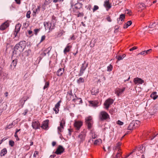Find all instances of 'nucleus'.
Wrapping results in <instances>:
<instances>
[{"instance_id": "nucleus-41", "label": "nucleus", "mask_w": 158, "mask_h": 158, "mask_svg": "<svg viewBox=\"0 0 158 158\" xmlns=\"http://www.w3.org/2000/svg\"><path fill=\"white\" fill-rule=\"evenodd\" d=\"M14 144V141L10 140L9 141V144L10 145L11 147H13Z\"/></svg>"}, {"instance_id": "nucleus-21", "label": "nucleus", "mask_w": 158, "mask_h": 158, "mask_svg": "<svg viewBox=\"0 0 158 158\" xmlns=\"http://www.w3.org/2000/svg\"><path fill=\"white\" fill-rule=\"evenodd\" d=\"M89 102L90 104L92 106L96 107L98 106V102L96 101H90Z\"/></svg>"}, {"instance_id": "nucleus-37", "label": "nucleus", "mask_w": 158, "mask_h": 158, "mask_svg": "<svg viewBox=\"0 0 158 158\" xmlns=\"http://www.w3.org/2000/svg\"><path fill=\"white\" fill-rule=\"evenodd\" d=\"M101 142L102 140L100 139H98L95 141L94 142V144L95 145H97L98 144V143Z\"/></svg>"}, {"instance_id": "nucleus-60", "label": "nucleus", "mask_w": 158, "mask_h": 158, "mask_svg": "<svg viewBox=\"0 0 158 158\" xmlns=\"http://www.w3.org/2000/svg\"><path fill=\"white\" fill-rule=\"evenodd\" d=\"M56 143L55 141H53L52 143V145L53 146H54L56 144Z\"/></svg>"}, {"instance_id": "nucleus-1", "label": "nucleus", "mask_w": 158, "mask_h": 158, "mask_svg": "<svg viewBox=\"0 0 158 158\" xmlns=\"http://www.w3.org/2000/svg\"><path fill=\"white\" fill-rule=\"evenodd\" d=\"M25 48L24 44L23 42H20L19 44L15 45L14 47V52H21L23 51Z\"/></svg>"}, {"instance_id": "nucleus-53", "label": "nucleus", "mask_w": 158, "mask_h": 158, "mask_svg": "<svg viewBox=\"0 0 158 158\" xmlns=\"http://www.w3.org/2000/svg\"><path fill=\"white\" fill-rule=\"evenodd\" d=\"M133 122H134V123L135 125H137L138 124H139L140 123L139 121L138 120H135V121H133Z\"/></svg>"}, {"instance_id": "nucleus-25", "label": "nucleus", "mask_w": 158, "mask_h": 158, "mask_svg": "<svg viewBox=\"0 0 158 158\" xmlns=\"http://www.w3.org/2000/svg\"><path fill=\"white\" fill-rule=\"evenodd\" d=\"M44 25L46 29H49V30H52V28H51V26L49 25V23L46 22H44Z\"/></svg>"}, {"instance_id": "nucleus-44", "label": "nucleus", "mask_w": 158, "mask_h": 158, "mask_svg": "<svg viewBox=\"0 0 158 158\" xmlns=\"http://www.w3.org/2000/svg\"><path fill=\"white\" fill-rule=\"evenodd\" d=\"M49 3L47 1V0H45L44 4L43 5V7L44 8L45 6L48 4Z\"/></svg>"}, {"instance_id": "nucleus-35", "label": "nucleus", "mask_w": 158, "mask_h": 158, "mask_svg": "<svg viewBox=\"0 0 158 158\" xmlns=\"http://www.w3.org/2000/svg\"><path fill=\"white\" fill-rule=\"evenodd\" d=\"M155 22H154L153 23H152V24H150L149 26H148V27L149 28H153L154 27H155L156 26V25H155Z\"/></svg>"}, {"instance_id": "nucleus-59", "label": "nucleus", "mask_w": 158, "mask_h": 158, "mask_svg": "<svg viewBox=\"0 0 158 158\" xmlns=\"http://www.w3.org/2000/svg\"><path fill=\"white\" fill-rule=\"evenodd\" d=\"M145 53H145V51H143V52H142L139 53L138 55H139V54H140V55H143Z\"/></svg>"}, {"instance_id": "nucleus-12", "label": "nucleus", "mask_w": 158, "mask_h": 158, "mask_svg": "<svg viewBox=\"0 0 158 158\" xmlns=\"http://www.w3.org/2000/svg\"><path fill=\"white\" fill-rule=\"evenodd\" d=\"M125 89V88L123 87L122 89H118L115 90V93L118 96L120 95L124 91Z\"/></svg>"}, {"instance_id": "nucleus-62", "label": "nucleus", "mask_w": 158, "mask_h": 158, "mask_svg": "<svg viewBox=\"0 0 158 158\" xmlns=\"http://www.w3.org/2000/svg\"><path fill=\"white\" fill-rule=\"evenodd\" d=\"M140 5L143 7H145V5L143 3H142L140 4Z\"/></svg>"}, {"instance_id": "nucleus-24", "label": "nucleus", "mask_w": 158, "mask_h": 158, "mask_svg": "<svg viewBox=\"0 0 158 158\" xmlns=\"http://www.w3.org/2000/svg\"><path fill=\"white\" fill-rule=\"evenodd\" d=\"M71 47L72 46H71L67 45L64 50L63 52L65 54L67 52H69L70 51V49L71 48Z\"/></svg>"}, {"instance_id": "nucleus-55", "label": "nucleus", "mask_w": 158, "mask_h": 158, "mask_svg": "<svg viewBox=\"0 0 158 158\" xmlns=\"http://www.w3.org/2000/svg\"><path fill=\"white\" fill-rule=\"evenodd\" d=\"M38 153H39V152L38 151H35V152L34 153V155H33L35 157H36V155H38Z\"/></svg>"}, {"instance_id": "nucleus-19", "label": "nucleus", "mask_w": 158, "mask_h": 158, "mask_svg": "<svg viewBox=\"0 0 158 158\" xmlns=\"http://www.w3.org/2000/svg\"><path fill=\"white\" fill-rule=\"evenodd\" d=\"M104 6L106 8L107 10H108V9H110L111 7V6L110 4L109 1L108 0H106L104 2Z\"/></svg>"}, {"instance_id": "nucleus-61", "label": "nucleus", "mask_w": 158, "mask_h": 158, "mask_svg": "<svg viewBox=\"0 0 158 158\" xmlns=\"http://www.w3.org/2000/svg\"><path fill=\"white\" fill-rule=\"evenodd\" d=\"M56 156V155L53 154V155H51L50 156V157L51 158H53L55 157Z\"/></svg>"}, {"instance_id": "nucleus-32", "label": "nucleus", "mask_w": 158, "mask_h": 158, "mask_svg": "<svg viewBox=\"0 0 158 158\" xmlns=\"http://www.w3.org/2000/svg\"><path fill=\"white\" fill-rule=\"evenodd\" d=\"M99 92V90L98 89H97L95 90L94 89H92L91 91V94L93 95H95L97 94Z\"/></svg>"}, {"instance_id": "nucleus-33", "label": "nucleus", "mask_w": 158, "mask_h": 158, "mask_svg": "<svg viewBox=\"0 0 158 158\" xmlns=\"http://www.w3.org/2000/svg\"><path fill=\"white\" fill-rule=\"evenodd\" d=\"M84 82V79L82 77H80L78 80L77 81V82L78 84H80L81 83H83Z\"/></svg>"}, {"instance_id": "nucleus-13", "label": "nucleus", "mask_w": 158, "mask_h": 158, "mask_svg": "<svg viewBox=\"0 0 158 158\" xmlns=\"http://www.w3.org/2000/svg\"><path fill=\"white\" fill-rule=\"evenodd\" d=\"M65 123V122L64 120H62L60 123V126L58 127V131L60 132H61L62 129L64 128V125Z\"/></svg>"}, {"instance_id": "nucleus-5", "label": "nucleus", "mask_w": 158, "mask_h": 158, "mask_svg": "<svg viewBox=\"0 0 158 158\" xmlns=\"http://www.w3.org/2000/svg\"><path fill=\"white\" fill-rule=\"evenodd\" d=\"M114 102V100L111 98L108 99L106 100L105 103H104V105L106 106V109H108L109 106L112 104Z\"/></svg>"}, {"instance_id": "nucleus-18", "label": "nucleus", "mask_w": 158, "mask_h": 158, "mask_svg": "<svg viewBox=\"0 0 158 158\" xmlns=\"http://www.w3.org/2000/svg\"><path fill=\"white\" fill-rule=\"evenodd\" d=\"M125 18V15L124 14H121L119 18H118L117 19V20L118 23L119 24H122V22L123 20Z\"/></svg>"}, {"instance_id": "nucleus-51", "label": "nucleus", "mask_w": 158, "mask_h": 158, "mask_svg": "<svg viewBox=\"0 0 158 158\" xmlns=\"http://www.w3.org/2000/svg\"><path fill=\"white\" fill-rule=\"evenodd\" d=\"M137 48L136 47L134 46L132 48H131V49H130L129 50L130 51H132L135 49H137Z\"/></svg>"}, {"instance_id": "nucleus-3", "label": "nucleus", "mask_w": 158, "mask_h": 158, "mask_svg": "<svg viewBox=\"0 0 158 158\" xmlns=\"http://www.w3.org/2000/svg\"><path fill=\"white\" fill-rule=\"evenodd\" d=\"M85 122L88 127V128L89 129H90L93 123L92 118L90 116H89L86 118L85 119Z\"/></svg>"}, {"instance_id": "nucleus-16", "label": "nucleus", "mask_w": 158, "mask_h": 158, "mask_svg": "<svg viewBox=\"0 0 158 158\" xmlns=\"http://www.w3.org/2000/svg\"><path fill=\"white\" fill-rule=\"evenodd\" d=\"M9 26V24L8 23L6 22L4 23H3L1 26H0V30H4L6 28L8 27Z\"/></svg>"}, {"instance_id": "nucleus-30", "label": "nucleus", "mask_w": 158, "mask_h": 158, "mask_svg": "<svg viewBox=\"0 0 158 158\" xmlns=\"http://www.w3.org/2000/svg\"><path fill=\"white\" fill-rule=\"evenodd\" d=\"M31 53V50H28L25 51L23 53V55L27 56H28Z\"/></svg>"}, {"instance_id": "nucleus-20", "label": "nucleus", "mask_w": 158, "mask_h": 158, "mask_svg": "<svg viewBox=\"0 0 158 158\" xmlns=\"http://www.w3.org/2000/svg\"><path fill=\"white\" fill-rule=\"evenodd\" d=\"M64 72V69L63 68H60L57 71V75L58 76H61L63 74Z\"/></svg>"}, {"instance_id": "nucleus-26", "label": "nucleus", "mask_w": 158, "mask_h": 158, "mask_svg": "<svg viewBox=\"0 0 158 158\" xmlns=\"http://www.w3.org/2000/svg\"><path fill=\"white\" fill-rule=\"evenodd\" d=\"M156 92H154L152 93L151 95V97L154 100L156 99L158 97V96L156 95Z\"/></svg>"}, {"instance_id": "nucleus-47", "label": "nucleus", "mask_w": 158, "mask_h": 158, "mask_svg": "<svg viewBox=\"0 0 158 158\" xmlns=\"http://www.w3.org/2000/svg\"><path fill=\"white\" fill-rule=\"evenodd\" d=\"M40 31V29H35L34 30L35 34L36 35H37L38 32Z\"/></svg>"}, {"instance_id": "nucleus-23", "label": "nucleus", "mask_w": 158, "mask_h": 158, "mask_svg": "<svg viewBox=\"0 0 158 158\" xmlns=\"http://www.w3.org/2000/svg\"><path fill=\"white\" fill-rule=\"evenodd\" d=\"M21 25L20 23L17 24L15 26V32H16V35L19 31Z\"/></svg>"}, {"instance_id": "nucleus-27", "label": "nucleus", "mask_w": 158, "mask_h": 158, "mask_svg": "<svg viewBox=\"0 0 158 158\" xmlns=\"http://www.w3.org/2000/svg\"><path fill=\"white\" fill-rule=\"evenodd\" d=\"M17 63V61L16 60H13L10 64L11 68H13V69L14 68L16 65Z\"/></svg>"}, {"instance_id": "nucleus-52", "label": "nucleus", "mask_w": 158, "mask_h": 158, "mask_svg": "<svg viewBox=\"0 0 158 158\" xmlns=\"http://www.w3.org/2000/svg\"><path fill=\"white\" fill-rule=\"evenodd\" d=\"M40 9L39 7H38L35 10H33V12L35 13H36V12L38 11H40Z\"/></svg>"}, {"instance_id": "nucleus-22", "label": "nucleus", "mask_w": 158, "mask_h": 158, "mask_svg": "<svg viewBox=\"0 0 158 158\" xmlns=\"http://www.w3.org/2000/svg\"><path fill=\"white\" fill-rule=\"evenodd\" d=\"M135 126V124L134 122L132 121L128 126L127 129L129 130H132Z\"/></svg>"}, {"instance_id": "nucleus-4", "label": "nucleus", "mask_w": 158, "mask_h": 158, "mask_svg": "<svg viewBox=\"0 0 158 158\" xmlns=\"http://www.w3.org/2000/svg\"><path fill=\"white\" fill-rule=\"evenodd\" d=\"M85 63L86 62L84 61V63L82 64L80 72L79 74V76H81L83 74L85 70L88 66V64H85Z\"/></svg>"}, {"instance_id": "nucleus-8", "label": "nucleus", "mask_w": 158, "mask_h": 158, "mask_svg": "<svg viewBox=\"0 0 158 158\" xmlns=\"http://www.w3.org/2000/svg\"><path fill=\"white\" fill-rule=\"evenodd\" d=\"M64 150V148L61 145H59L55 152V153L57 155L60 154L63 152Z\"/></svg>"}, {"instance_id": "nucleus-36", "label": "nucleus", "mask_w": 158, "mask_h": 158, "mask_svg": "<svg viewBox=\"0 0 158 158\" xmlns=\"http://www.w3.org/2000/svg\"><path fill=\"white\" fill-rule=\"evenodd\" d=\"M80 100L79 101L80 103H82V100L81 99V98H77L76 99H73V101L75 102H77L78 100H80Z\"/></svg>"}, {"instance_id": "nucleus-57", "label": "nucleus", "mask_w": 158, "mask_h": 158, "mask_svg": "<svg viewBox=\"0 0 158 158\" xmlns=\"http://www.w3.org/2000/svg\"><path fill=\"white\" fill-rule=\"evenodd\" d=\"M17 4H20L21 3L20 0H15Z\"/></svg>"}, {"instance_id": "nucleus-34", "label": "nucleus", "mask_w": 158, "mask_h": 158, "mask_svg": "<svg viewBox=\"0 0 158 158\" xmlns=\"http://www.w3.org/2000/svg\"><path fill=\"white\" fill-rule=\"evenodd\" d=\"M95 42H96V41H95V39H94V42H92V40L90 42V47H94V46L95 44Z\"/></svg>"}, {"instance_id": "nucleus-64", "label": "nucleus", "mask_w": 158, "mask_h": 158, "mask_svg": "<svg viewBox=\"0 0 158 158\" xmlns=\"http://www.w3.org/2000/svg\"><path fill=\"white\" fill-rule=\"evenodd\" d=\"M28 34L29 35H31V34L32 33V31L30 30H29L28 31Z\"/></svg>"}, {"instance_id": "nucleus-40", "label": "nucleus", "mask_w": 158, "mask_h": 158, "mask_svg": "<svg viewBox=\"0 0 158 158\" xmlns=\"http://www.w3.org/2000/svg\"><path fill=\"white\" fill-rule=\"evenodd\" d=\"M31 13V11L30 10L28 11L26 14V17L27 18H30V15Z\"/></svg>"}, {"instance_id": "nucleus-11", "label": "nucleus", "mask_w": 158, "mask_h": 158, "mask_svg": "<svg viewBox=\"0 0 158 158\" xmlns=\"http://www.w3.org/2000/svg\"><path fill=\"white\" fill-rule=\"evenodd\" d=\"M82 4L81 3H76L73 8L74 11H76L77 12H78V10L80 9L81 7Z\"/></svg>"}, {"instance_id": "nucleus-15", "label": "nucleus", "mask_w": 158, "mask_h": 158, "mask_svg": "<svg viewBox=\"0 0 158 158\" xmlns=\"http://www.w3.org/2000/svg\"><path fill=\"white\" fill-rule=\"evenodd\" d=\"M7 107L6 105L4 103H0V114L2 113L3 110L6 109Z\"/></svg>"}, {"instance_id": "nucleus-6", "label": "nucleus", "mask_w": 158, "mask_h": 158, "mask_svg": "<svg viewBox=\"0 0 158 158\" xmlns=\"http://www.w3.org/2000/svg\"><path fill=\"white\" fill-rule=\"evenodd\" d=\"M82 125V122L79 121H75L74 124V127L77 130H79Z\"/></svg>"}, {"instance_id": "nucleus-48", "label": "nucleus", "mask_w": 158, "mask_h": 158, "mask_svg": "<svg viewBox=\"0 0 158 158\" xmlns=\"http://www.w3.org/2000/svg\"><path fill=\"white\" fill-rule=\"evenodd\" d=\"M117 123L120 125H122L123 124V123L120 120H118L117 122Z\"/></svg>"}, {"instance_id": "nucleus-9", "label": "nucleus", "mask_w": 158, "mask_h": 158, "mask_svg": "<svg viewBox=\"0 0 158 158\" xmlns=\"http://www.w3.org/2000/svg\"><path fill=\"white\" fill-rule=\"evenodd\" d=\"M40 125V123L38 121H33L32 123V126L33 128L35 129L39 128Z\"/></svg>"}, {"instance_id": "nucleus-31", "label": "nucleus", "mask_w": 158, "mask_h": 158, "mask_svg": "<svg viewBox=\"0 0 158 158\" xmlns=\"http://www.w3.org/2000/svg\"><path fill=\"white\" fill-rule=\"evenodd\" d=\"M65 32L63 30H60L58 33L57 35V37H59L61 36Z\"/></svg>"}, {"instance_id": "nucleus-38", "label": "nucleus", "mask_w": 158, "mask_h": 158, "mask_svg": "<svg viewBox=\"0 0 158 158\" xmlns=\"http://www.w3.org/2000/svg\"><path fill=\"white\" fill-rule=\"evenodd\" d=\"M116 58L118 61L122 60L124 58V56H116Z\"/></svg>"}, {"instance_id": "nucleus-42", "label": "nucleus", "mask_w": 158, "mask_h": 158, "mask_svg": "<svg viewBox=\"0 0 158 158\" xmlns=\"http://www.w3.org/2000/svg\"><path fill=\"white\" fill-rule=\"evenodd\" d=\"M107 71H110L112 70V66L110 64L109 66H108L107 67Z\"/></svg>"}, {"instance_id": "nucleus-28", "label": "nucleus", "mask_w": 158, "mask_h": 158, "mask_svg": "<svg viewBox=\"0 0 158 158\" xmlns=\"http://www.w3.org/2000/svg\"><path fill=\"white\" fill-rule=\"evenodd\" d=\"M6 153L7 150L6 148H4L1 150L0 153V155L1 156H4Z\"/></svg>"}, {"instance_id": "nucleus-43", "label": "nucleus", "mask_w": 158, "mask_h": 158, "mask_svg": "<svg viewBox=\"0 0 158 158\" xmlns=\"http://www.w3.org/2000/svg\"><path fill=\"white\" fill-rule=\"evenodd\" d=\"M14 126V124L12 123L10 124L9 125L7 126L6 128L10 129L13 126Z\"/></svg>"}, {"instance_id": "nucleus-2", "label": "nucleus", "mask_w": 158, "mask_h": 158, "mask_svg": "<svg viewBox=\"0 0 158 158\" xmlns=\"http://www.w3.org/2000/svg\"><path fill=\"white\" fill-rule=\"evenodd\" d=\"M109 117V114L105 111H102L100 113L99 118L101 120H106Z\"/></svg>"}, {"instance_id": "nucleus-17", "label": "nucleus", "mask_w": 158, "mask_h": 158, "mask_svg": "<svg viewBox=\"0 0 158 158\" xmlns=\"http://www.w3.org/2000/svg\"><path fill=\"white\" fill-rule=\"evenodd\" d=\"M49 121L47 120L44 122L43 125L41 126V127L43 129L46 130L48 127V123Z\"/></svg>"}, {"instance_id": "nucleus-7", "label": "nucleus", "mask_w": 158, "mask_h": 158, "mask_svg": "<svg viewBox=\"0 0 158 158\" xmlns=\"http://www.w3.org/2000/svg\"><path fill=\"white\" fill-rule=\"evenodd\" d=\"M85 134L84 132H81L78 137V140L80 142H82L85 139Z\"/></svg>"}, {"instance_id": "nucleus-58", "label": "nucleus", "mask_w": 158, "mask_h": 158, "mask_svg": "<svg viewBox=\"0 0 158 158\" xmlns=\"http://www.w3.org/2000/svg\"><path fill=\"white\" fill-rule=\"evenodd\" d=\"M106 20L108 21V22H111V20L110 19V18L109 17H108L106 18Z\"/></svg>"}, {"instance_id": "nucleus-29", "label": "nucleus", "mask_w": 158, "mask_h": 158, "mask_svg": "<svg viewBox=\"0 0 158 158\" xmlns=\"http://www.w3.org/2000/svg\"><path fill=\"white\" fill-rule=\"evenodd\" d=\"M52 48V47H49L44 50V52H46L47 53L48 56H49L50 55V52Z\"/></svg>"}, {"instance_id": "nucleus-63", "label": "nucleus", "mask_w": 158, "mask_h": 158, "mask_svg": "<svg viewBox=\"0 0 158 158\" xmlns=\"http://www.w3.org/2000/svg\"><path fill=\"white\" fill-rule=\"evenodd\" d=\"M58 2H59V0H53V2L54 3H56Z\"/></svg>"}, {"instance_id": "nucleus-54", "label": "nucleus", "mask_w": 158, "mask_h": 158, "mask_svg": "<svg viewBox=\"0 0 158 158\" xmlns=\"http://www.w3.org/2000/svg\"><path fill=\"white\" fill-rule=\"evenodd\" d=\"M28 112V110L27 109H26L24 110V112L22 114L24 115H26V114H27V113Z\"/></svg>"}, {"instance_id": "nucleus-56", "label": "nucleus", "mask_w": 158, "mask_h": 158, "mask_svg": "<svg viewBox=\"0 0 158 158\" xmlns=\"http://www.w3.org/2000/svg\"><path fill=\"white\" fill-rule=\"evenodd\" d=\"M120 156V155L119 154V152H118L114 158H118V157H119Z\"/></svg>"}, {"instance_id": "nucleus-10", "label": "nucleus", "mask_w": 158, "mask_h": 158, "mask_svg": "<svg viewBox=\"0 0 158 158\" xmlns=\"http://www.w3.org/2000/svg\"><path fill=\"white\" fill-rule=\"evenodd\" d=\"M133 81L136 84H142L144 83V81L143 80L138 77L135 78L134 79Z\"/></svg>"}, {"instance_id": "nucleus-46", "label": "nucleus", "mask_w": 158, "mask_h": 158, "mask_svg": "<svg viewBox=\"0 0 158 158\" xmlns=\"http://www.w3.org/2000/svg\"><path fill=\"white\" fill-rule=\"evenodd\" d=\"M132 23V22L131 21H128L126 23V24L127 25L129 26H130Z\"/></svg>"}, {"instance_id": "nucleus-14", "label": "nucleus", "mask_w": 158, "mask_h": 158, "mask_svg": "<svg viewBox=\"0 0 158 158\" xmlns=\"http://www.w3.org/2000/svg\"><path fill=\"white\" fill-rule=\"evenodd\" d=\"M61 102V100L59 101L55 105V107L53 108V110L55 111L56 113H58L59 108L60 106V103Z\"/></svg>"}, {"instance_id": "nucleus-45", "label": "nucleus", "mask_w": 158, "mask_h": 158, "mask_svg": "<svg viewBox=\"0 0 158 158\" xmlns=\"http://www.w3.org/2000/svg\"><path fill=\"white\" fill-rule=\"evenodd\" d=\"M98 6L96 5H95L94 6V7L93 9V11L94 12L95 10H98Z\"/></svg>"}, {"instance_id": "nucleus-50", "label": "nucleus", "mask_w": 158, "mask_h": 158, "mask_svg": "<svg viewBox=\"0 0 158 158\" xmlns=\"http://www.w3.org/2000/svg\"><path fill=\"white\" fill-rule=\"evenodd\" d=\"M45 38V35H43L41 38V40L40 41V42H42Z\"/></svg>"}, {"instance_id": "nucleus-49", "label": "nucleus", "mask_w": 158, "mask_h": 158, "mask_svg": "<svg viewBox=\"0 0 158 158\" xmlns=\"http://www.w3.org/2000/svg\"><path fill=\"white\" fill-rule=\"evenodd\" d=\"M46 52H44H44H43L40 55L42 57L45 56L46 55Z\"/></svg>"}, {"instance_id": "nucleus-39", "label": "nucleus", "mask_w": 158, "mask_h": 158, "mask_svg": "<svg viewBox=\"0 0 158 158\" xmlns=\"http://www.w3.org/2000/svg\"><path fill=\"white\" fill-rule=\"evenodd\" d=\"M49 85V83L48 82H47L45 83V85L44 87V89H45L48 88Z\"/></svg>"}]
</instances>
